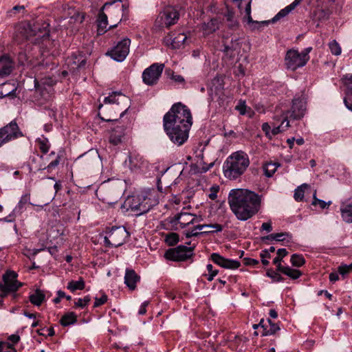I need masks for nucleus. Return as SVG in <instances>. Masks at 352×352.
Segmentation results:
<instances>
[{
	"mask_svg": "<svg viewBox=\"0 0 352 352\" xmlns=\"http://www.w3.org/2000/svg\"><path fill=\"white\" fill-rule=\"evenodd\" d=\"M91 301L89 296H86L83 298H78L75 302V305L78 307L84 308Z\"/></svg>",
	"mask_w": 352,
	"mask_h": 352,
	"instance_id": "obj_49",
	"label": "nucleus"
},
{
	"mask_svg": "<svg viewBox=\"0 0 352 352\" xmlns=\"http://www.w3.org/2000/svg\"><path fill=\"white\" fill-rule=\"evenodd\" d=\"M24 10V6H15L11 10L7 12V15L9 17H13L17 12H19Z\"/></svg>",
	"mask_w": 352,
	"mask_h": 352,
	"instance_id": "obj_52",
	"label": "nucleus"
},
{
	"mask_svg": "<svg viewBox=\"0 0 352 352\" xmlns=\"http://www.w3.org/2000/svg\"><path fill=\"white\" fill-rule=\"evenodd\" d=\"M72 57H73L72 63L74 65H77V68H81L85 65L86 60H85V59L82 58L81 56L80 57V58H78V57L77 56H73Z\"/></svg>",
	"mask_w": 352,
	"mask_h": 352,
	"instance_id": "obj_54",
	"label": "nucleus"
},
{
	"mask_svg": "<svg viewBox=\"0 0 352 352\" xmlns=\"http://www.w3.org/2000/svg\"><path fill=\"white\" fill-rule=\"evenodd\" d=\"M147 162L144 158L135 152L129 153L128 158L124 160V165L130 170H135L146 166Z\"/></svg>",
	"mask_w": 352,
	"mask_h": 352,
	"instance_id": "obj_19",
	"label": "nucleus"
},
{
	"mask_svg": "<svg viewBox=\"0 0 352 352\" xmlns=\"http://www.w3.org/2000/svg\"><path fill=\"white\" fill-rule=\"evenodd\" d=\"M249 165L250 160L247 153L242 151H236L223 164L224 175L230 179H236L245 173Z\"/></svg>",
	"mask_w": 352,
	"mask_h": 352,
	"instance_id": "obj_4",
	"label": "nucleus"
},
{
	"mask_svg": "<svg viewBox=\"0 0 352 352\" xmlns=\"http://www.w3.org/2000/svg\"><path fill=\"white\" fill-rule=\"evenodd\" d=\"M158 198L155 192L144 190L139 193L129 196L121 208L131 210L134 215L139 217L149 212L158 204Z\"/></svg>",
	"mask_w": 352,
	"mask_h": 352,
	"instance_id": "obj_3",
	"label": "nucleus"
},
{
	"mask_svg": "<svg viewBox=\"0 0 352 352\" xmlns=\"http://www.w3.org/2000/svg\"><path fill=\"white\" fill-rule=\"evenodd\" d=\"M179 16V12L177 7L166 6L156 17L153 31L157 33L164 31L165 28H170L178 22Z\"/></svg>",
	"mask_w": 352,
	"mask_h": 352,
	"instance_id": "obj_5",
	"label": "nucleus"
},
{
	"mask_svg": "<svg viewBox=\"0 0 352 352\" xmlns=\"http://www.w3.org/2000/svg\"><path fill=\"white\" fill-rule=\"evenodd\" d=\"M148 301H144L142 303L138 310V314L140 315H144L146 313V307L148 305Z\"/></svg>",
	"mask_w": 352,
	"mask_h": 352,
	"instance_id": "obj_62",
	"label": "nucleus"
},
{
	"mask_svg": "<svg viewBox=\"0 0 352 352\" xmlns=\"http://www.w3.org/2000/svg\"><path fill=\"white\" fill-rule=\"evenodd\" d=\"M210 259L215 264L226 269L235 270L239 268L241 265L239 261L236 260L226 258L219 253H212L210 255Z\"/></svg>",
	"mask_w": 352,
	"mask_h": 352,
	"instance_id": "obj_18",
	"label": "nucleus"
},
{
	"mask_svg": "<svg viewBox=\"0 0 352 352\" xmlns=\"http://www.w3.org/2000/svg\"><path fill=\"white\" fill-rule=\"evenodd\" d=\"M222 230L223 226L219 223L202 224L195 226L190 231H186L184 234L187 239H189L192 236H198L199 235L212 234Z\"/></svg>",
	"mask_w": 352,
	"mask_h": 352,
	"instance_id": "obj_10",
	"label": "nucleus"
},
{
	"mask_svg": "<svg viewBox=\"0 0 352 352\" xmlns=\"http://www.w3.org/2000/svg\"><path fill=\"white\" fill-rule=\"evenodd\" d=\"M331 53L334 56H339L342 53V48L340 44L336 41L333 40L328 44Z\"/></svg>",
	"mask_w": 352,
	"mask_h": 352,
	"instance_id": "obj_40",
	"label": "nucleus"
},
{
	"mask_svg": "<svg viewBox=\"0 0 352 352\" xmlns=\"http://www.w3.org/2000/svg\"><path fill=\"white\" fill-rule=\"evenodd\" d=\"M179 241V234L176 232H170L165 235L164 241L169 246H173Z\"/></svg>",
	"mask_w": 352,
	"mask_h": 352,
	"instance_id": "obj_35",
	"label": "nucleus"
},
{
	"mask_svg": "<svg viewBox=\"0 0 352 352\" xmlns=\"http://www.w3.org/2000/svg\"><path fill=\"white\" fill-rule=\"evenodd\" d=\"M290 262L292 266L300 267L305 263V259L302 254H293L291 256Z\"/></svg>",
	"mask_w": 352,
	"mask_h": 352,
	"instance_id": "obj_33",
	"label": "nucleus"
},
{
	"mask_svg": "<svg viewBox=\"0 0 352 352\" xmlns=\"http://www.w3.org/2000/svg\"><path fill=\"white\" fill-rule=\"evenodd\" d=\"M304 186H306V184H304ZM302 186L303 185L298 187L294 191V198L297 201H301L304 198L305 191Z\"/></svg>",
	"mask_w": 352,
	"mask_h": 352,
	"instance_id": "obj_48",
	"label": "nucleus"
},
{
	"mask_svg": "<svg viewBox=\"0 0 352 352\" xmlns=\"http://www.w3.org/2000/svg\"><path fill=\"white\" fill-rule=\"evenodd\" d=\"M13 69V63L7 56L0 57V76H6L10 74Z\"/></svg>",
	"mask_w": 352,
	"mask_h": 352,
	"instance_id": "obj_25",
	"label": "nucleus"
},
{
	"mask_svg": "<svg viewBox=\"0 0 352 352\" xmlns=\"http://www.w3.org/2000/svg\"><path fill=\"white\" fill-rule=\"evenodd\" d=\"M311 50H312V48L311 47H309L305 48L301 52H300V55L302 56V57L306 61L307 63L310 58L309 54L310 53Z\"/></svg>",
	"mask_w": 352,
	"mask_h": 352,
	"instance_id": "obj_56",
	"label": "nucleus"
},
{
	"mask_svg": "<svg viewBox=\"0 0 352 352\" xmlns=\"http://www.w3.org/2000/svg\"><path fill=\"white\" fill-rule=\"evenodd\" d=\"M243 261L245 265L255 266L259 263L258 260L252 258H245Z\"/></svg>",
	"mask_w": 352,
	"mask_h": 352,
	"instance_id": "obj_57",
	"label": "nucleus"
},
{
	"mask_svg": "<svg viewBox=\"0 0 352 352\" xmlns=\"http://www.w3.org/2000/svg\"><path fill=\"white\" fill-rule=\"evenodd\" d=\"M277 271L289 276L292 280H296L302 276L299 270L291 268L289 266H277Z\"/></svg>",
	"mask_w": 352,
	"mask_h": 352,
	"instance_id": "obj_29",
	"label": "nucleus"
},
{
	"mask_svg": "<svg viewBox=\"0 0 352 352\" xmlns=\"http://www.w3.org/2000/svg\"><path fill=\"white\" fill-rule=\"evenodd\" d=\"M206 269L208 272V274H204V276L206 277L208 281H212L214 280V277L219 274V270L214 269L212 265L208 264L206 265Z\"/></svg>",
	"mask_w": 352,
	"mask_h": 352,
	"instance_id": "obj_42",
	"label": "nucleus"
},
{
	"mask_svg": "<svg viewBox=\"0 0 352 352\" xmlns=\"http://www.w3.org/2000/svg\"><path fill=\"white\" fill-rule=\"evenodd\" d=\"M247 105L245 100H240L238 104L236 106L235 109L237 110L241 115L246 113Z\"/></svg>",
	"mask_w": 352,
	"mask_h": 352,
	"instance_id": "obj_51",
	"label": "nucleus"
},
{
	"mask_svg": "<svg viewBox=\"0 0 352 352\" xmlns=\"http://www.w3.org/2000/svg\"><path fill=\"white\" fill-rule=\"evenodd\" d=\"M311 204L313 206L319 205V206L321 209H324V208H328L331 204V201L326 202L324 200L318 199L316 197V192H315L314 194L313 201L311 202Z\"/></svg>",
	"mask_w": 352,
	"mask_h": 352,
	"instance_id": "obj_43",
	"label": "nucleus"
},
{
	"mask_svg": "<svg viewBox=\"0 0 352 352\" xmlns=\"http://www.w3.org/2000/svg\"><path fill=\"white\" fill-rule=\"evenodd\" d=\"M276 241H285L290 242L292 241V235L289 232L275 233Z\"/></svg>",
	"mask_w": 352,
	"mask_h": 352,
	"instance_id": "obj_46",
	"label": "nucleus"
},
{
	"mask_svg": "<svg viewBox=\"0 0 352 352\" xmlns=\"http://www.w3.org/2000/svg\"><path fill=\"white\" fill-rule=\"evenodd\" d=\"M261 229L270 232L272 230V226L271 222H265L261 226Z\"/></svg>",
	"mask_w": 352,
	"mask_h": 352,
	"instance_id": "obj_64",
	"label": "nucleus"
},
{
	"mask_svg": "<svg viewBox=\"0 0 352 352\" xmlns=\"http://www.w3.org/2000/svg\"><path fill=\"white\" fill-rule=\"evenodd\" d=\"M111 14H113L114 15L116 21V23L111 25V29H113L122 21L128 10L127 7L122 3V0H111Z\"/></svg>",
	"mask_w": 352,
	"mask_h": 352,
	"instance_id": "obj_16",
	"label": "nucleus"
},
{
	"mask_svg": "<svg viewBox=\"0 0 352 352\" xmlns=\"http://www.w3.org/2000/svg\"><path fill=\"white\" fill-rule=\"evenodd\" d=\"M129 236V233L124 226L111 227V246L123 245Z\"/></svg>",
	"mask_w": 352,
	"mask_h": 352,
	"instance_id": "obj_17",
	"label": "nucleus"
},
{
	"mask_svg": "<svg viewBox=\"0 0 352 352\" xmlns=\"http://www.w3.org/2000/svg\"><path fill=\"white\" fill-rule=\"evenodd\" d=\"M279 165H277L276 163H267L266 164L264 167H263V170H264V173H265V175L267 177H272V175L274 174V173L276 172V169H277V167Z\"/></svg>",
	"mask_w": 352,
	"mask_h": 352,
	"instance_id": "obj_38",
	"label": "nucleus"
},
{
	"mask_svg": "<svg viewBox=\"0 0 352 352\" xmlns=\"http://www.w3.org/2000/svg\"><path fill=\"white\" fill-rule=\"evenodd\" d=\"M77 321V316L74 312H68L63 315L60 320L61 325L64 327L75 324Z\"/></svg>",
	"mask_w": 352,
	"mask_h": 352,
	"instance_id": "obj_31",
	"label": "nucleus"
},
{
	"mask_svg": "<svg viewBox=\"0 0 352 352\" xmlns=\"http://www.w3.org/2000/svg\"><path fill=\"white\" fill-rule=\"evenodd\" d=\"M280 329V328L278 323L273 322L271 319L268 318L266 321L265 320V327L261 336H267L274 335Z\"/></svg>",
	"mask_w": 352,
	"mask_h": 352,
	"instance_id": "obj_28",
	"label": "nucleus"
},
{
	"mask_svg": "<svg viewBox=\"0 0 352 352\" xmlns=\"http://www.w3.org/2000/svg\"><path fill=\"white\" fill-rule=\"evenodd\" d=\"M125 129L123 126H118L111 130V145L122 144L126 140L124 133Z\"/></svg>",
	"mask_w": 352,
	"mask_h": 352,
	"instance_id": "obj_23",
	"label": "nucleus"
},
{
	"mask_svg": "<svg viewBox=\"0 0 352 352\" xmlns=\"http://www.w3.org/2000/svg\"><path fill=\"white\" fill-rule=\"evenodd\" d=\"M23 136L15 120L0 129V147L14 139Z\"/></svg>",
	"mask_w": 352,
	"mask_h": 352,
	"instance_id": "obj_8",
	"label": "nucleus"
},
{
	"mask_svg": "<svg viewBox=\"0 0 352 352\" xmlns=\"http://www.w3.org/2000/svg\"><path fill=\"white\" fill-rule=\"evenodd\" d=\"M245 16L248 23H255L257 25L256 28H259L262 24H267L269 23L268 21H262L261 23H258V21H254L251 16V14L250 15H246Z\"/></svg>",
	"mask_w": 352,
	"mask_h": 352,
	"instance_id": "obj_60",
	"label": "nucleus"
},
{
	"mask_svg": "<svg viewBox=\"0 0 352 352\" xmlns=\"http://www.w3.org/2000/svg\"><path fill=\"white\" fill-rule=\"evenodd\" d=\"M85 13L80 12H75L74 15L71 17V19H74L75 21L82 23L85 19Z\"/></svg>",
	"mask_w": 352,
	"mask_h": 352,
	"instance_id": "obj_55",
	"label": "nucleus"
},
{
	"mask_svg": "<svg viewBox=\"0 0 352 352\" xmlns=\"http://www.w3.org/2000/svg\"><path fill=\"white\" fill-rule=\"evenodd\" d=\"M192 125L190 109L181 102L174 103L163 117V128L172 143L177 146L185 144Z\"/></svg>",
	"mask_w": 352,
	"mask_h": 352,
	"instance_id": "obj_1",
	"label": "nucleus"
},
{
	"mask_svg": "<svg viewBox=\"0 0 352 352\" xmlns=\"http://www.w3.org/2000/svg\"><path fill=\"white\" fill-rule=\"evenodd\" d=\"M57 297L54 298L53 300V302L56 304L57 303H59L60 302V299L62 298H64L65 296H66V294L64 292L61 291V290H58L57 292Z\"/></svg>",
	"mask_w": 352,
	"mask_h": 352,
	"instance_id": "obj_63",
	"label": "nucleus"
},
{
	"mask_svg": "<svg viewBox=\"0 0 352 352\" xmlns=\"http://www.w3.org/2000/svg\"><path fill=\"white\" fill-rule=\"evenodd\" d=\"M331 12L329 10L320 9L316 12V16L319 21H324L329 19Z\"/></svg>",
	"mask_w": 352,
	"mask_h": 352,
	"instance_id": "obj_44",
	"label": "nucleus"
},
{
	"mask_svg": "<svg viewBox=\"0 0 352 352\" xmlns=\"http://www.w3.org/2000/svg\"><path fill=\"white\" fill-rule=\"evenodd\" d=\"M340 212L345 222L352 223V199H349L342 203Z\"/></svg>",
	"mask_w": 352,
	"mask_h": 352,
	"instance_id": "obj_24",
	"label": "nucleus"
},
{
	"mask_svg": "<svg viewBox=\"0 0 352 352\" xmlns=\"http://www.w3.org/2000/svg\"><path fill=\"white\" fill-rule=\"evenodd\" d=\"M164 68V65L162 63H153L144 69L142 73V80L144 83L149 86L157 84Z\"/></svg>",
	"mask_w": 352,
	"mask_h": 352,
	"instance_id": "obj_11",
	"label": "nucleus"
},
{
	"mask_svg": "<svg viewBox=\"0 0 352 352\" xmlns=\"http://www.w3.org/2000/svg\"><path fill=\"white\" fill-rule=\"evenodd\" d=\"M201 29L205 35L210 34L219 29V21L217 18H212L208 21L204 22Z\"/></svg>",
	"mask_w": 352,
	"mask_h": 352,
	"instance_id": "obj_27",
	"label": "nucleus"
},
{
	"mask_svg": "<svg viewBox=\"0 0 352 352\" xmlns=\"http://www.w3.org/2000/svg\"><path fill=\"white\" fill-rule=\"evenodd\" d=\"M168 219L169 223L175 230L179 228H184L190 224L193 225L198 221L195 214L187 212L177 213L173 217H169Z\"/></svg>",
	"mask_w": 352,
	"mask_h": 352,
	"instance_id": "obj_9",
	"label": "nucleus"
},
{
	"mask_svg": "<svg viewBox=\"0 0 352 352\" xmlns=\"http://www.w3.org/2000/svg\"><path fill=\"white\" fill-rule=\"evenodd\" d=\"M239 9L241 14L244 13L245 15H250L251 14V0H239Z\"/></svg>",
	"mask_w": 352,
	"mask_h": 352,
	"instance_id": "obj_37",
	"label": "nucleus"
},
{
	"mask_svg": "<svg viewBox=\"0 0 352 352\" xmlns=\"http://www.w3.org/2000/svg\"><path fill=\"white\" fill-rule=\"evenodd\" d=\"M85 287V282L82 279L79 280H72L68 283L67 288L71 292H74L76 290H82Z\"/></svg>",
	"mask_w": 352,
	"mask_h": 352,
	"instance_id": "obj_34",
	"label": "nucleus"
},
{
	"mask_svg": "<svg viewBox=\"0 0 352 352\" xmlns=\"http://www.w3.org/2000/svg\"><path fill=\"white\" fill-rule=\"evenodd\" d=\"M284 61L285 68L291 71H296L307 64L300 52L294 49H290L287 51Z\"/></svg>",
	"mask_w": 352,
	"mask_h": 352,
	"instance_id": "obj_12",
	"label": "nucleus"
},
{
	"mask_svg": "<svg viewBox=\"0 0 352 352\" xmlns=\"http://www.w3.org/2000/svg\"><path fill=\"white\" fill-rule=\"evenodd\" d=\"M352 272V263L349 265H341L338 267V272L344 278L348 274Z\"/></svg>",
	"mask_w": 352,
	"mask_h": 352,
	"instance_id": "obj_47",
	"label": "nucleus"
},
{
	"mask_svg": "<svg viewBox=\"0 0 352 352\" xmlns=\"http://www.w3.org/2000/svg\"><path fill=\"white\" fill-rule=\"evenodd\" d=\"M302 0H294L291 4L280 10L271 20L272 23H276L281 18L286 16L289 12L298 6Z\"/></svg>",
	"mask_w": 352,
	"mask_h": 352,
	"instance_id": "obj_26",
	"label": "nucleus"
},
{
	"mask_svg": "<svg viewBox=\"0 0 352 352\" xmlns=\"http://www.w3.org/2000/svg\"><path fill=\"white\" fill-rule=\"evenodd\" d=\"M129 98L120 91L111 92V111H117L120 118L123 117L129 109Z\"/></svg>",
	"mask_w": 352,
	"mask_h": 352,
	"instance_id": "obj_13",
	"label": "nucleus"
},
{
	"mask_svg": "<svg viewBox=\"0 0 352 352\" xmlns=\"http://www.w3.org/2000/svg\"><path fill=\"white\" fill-rule=\"evenodd\" d=\"M266 276L272 278L273 282L278 283L284 280V278L273 269H268L266 272Z\"/></svg>",
	"mask_w": 352,
	"mask_h": 352,
	"instance_id": "obj_41",
	"label": "nucleus"
},
{
	"mask_svg": "<svg viewBox=\"0 0 352 352\" xmlns=\"http://www.w3.org/2000/svg\"><path fill=\"white\" fill-rule=\"evenodd\" d=\"M17 274L14 271H7L3 276V283H0L1 296L5 297L10 292H15L22 286V283L16 280Z\"/></svg>",
	"mask_w": 352,
	"mask_h": 352,
	"instance_id": "obj_7",
	"label": "nucleus"
},
{
	"mask_svg": "<svg viewBox=\"0 0 352 352\" xmlns=\"http://www.w3.org/2000/svg\"><path fill=\"white\" fill-rule=\"evenodd\" d=\"M108 299V297L107 295H104L100 298H96L95 302H94V307H98L102 304H104Z\"/></svg>",
	"mask_w": 352,
	"mask_h": 352,
	"instance_id": "obj_58",
	"label": "nucleus"
},
{
	"mask_svg": "<svg viewBox=\"0 0 352 352\" xmlns=\"http://www.w3.org/2000/svg\"><path fill=\"white\" fill-rule=\"evenodd\" d=\"M36 142L38 144V148L43 153L45 154L49 151L50 145L47 138L43 136L42 138H38Z\"/></svg>",
	"mask_w": 352,
	"mask_h": 352,
	"instance_id": "obj_36",
	"label": "nucleus"
},
{
	"mask_svg": "<svg viewBox=\"0 0 352 352\" xmlns=\"http://www.w3.org/2000/svg\"><path fill=\"white\" fill-rule=\"evenodd\" d=\"M219 190V186H212L210 188V193L208 194V197L211 200H215L217 198V193Z\"/></svg>",
	"mask_w": 352,
	"mask_h": 352,
	"instance_id": "obj_53",
	"label": "nucleus"
},
{
	"mask_svg": "<svg viewBox=\"0 0 352 352\" xmlns=\"http://www.w3.org/2000/svg\"><path fill=\"white\" fill-rule=\"evenodd\" d=\"M195 245L187 247L184 245H178L175 248H170L165 252L166 259L172 261H185L193 255Z\"/></svg>",
	"mask_w": 352,
	"mask_h": 352,
	"instance_id": "obj_6",
	"label": "nucleus"
},
{
	"mask_svg": "<svg viewBox=\"0 0 352 352\" xmlns=\"http://www.w3.org/2000/svg\"><path fill=\"white\" fill-rule=\"evenodd\" d=\"M130 45L131 39L127 37L118 41L111 47V59L120 63L124 61L129 53Z\"/></svg>",
	"mask_w": 352,
	"mask_h": 352,
	"instance_id": "obj_14",
	"label": "nucleus"
},
{
	"mask_svg": "<svg viewBox=\"0 0 352 352\" xmlns=\"http://www.w3.org/2000/svg\"><path fill=\"white\" fill-rule=\"evenodd\" d=\"M263 195L245 188L232 189L228 197L231 211L239 221L251 219L260 210Z\"/></svg>",
	"mask_w": 352,
	"mask_h": 352,
	"instance_id": "obj_2",
	"label": "nucleus"
},
{
	"mask_svg": "<svg viewBox=\"0 0 352 352\" xmlns=\"http://www.w3.org/2000/svg\"><path fill=\"white\" fill-rule=\"evenodd\" d=\"M342 82L346 87V95L352 98V74H346L342 78Z\"/></svg>",
	"mask_w": 352,
	"mask_h": 352,
	"instance_id": "obj_32",
	"label": "nucleus"
},
{
	"mask_svg": "<svg viewBox=\"0 0 352 352\" xmlns=\"http://www.w3.org/2000/svg\"><path fill=\"white\" fill-rule=\"evenodd\" d=\"M30 199V194H25L21 196L19 201L18 202L16 206V208H19V210H21L23 207V206L27 204Z\"/></svg>",
	"mask_w": 352,
	"mask_h": 352,
	"instance_id": "obj_50",
	"label": "nucleus"
},
{
	"mask_svg": "<svg viewBox=\"0 0 352 352\" xmlns=\"http://www.w3.org/2000/svg\"><path fill=\"white\" fill-rule=\"evenodd\" d=\"M0 352H16L14 346L9 342H0Z\"/></svg>",
	"mask_w": 352,
	"mask_h": 352,
	"instance_id": "obj_45",
	"label": "nucleus"
},
{
	"mask_svg": "<svg viewBox=\"0 0 352 352\" xmlns=\"http://www.w3.org/2000/svg\"><path fill=\"white\" fill-rule=\"evenodd\" d=\"M344 104L345 107L352 112V98L348 97V96L346 95V97L344 98Z\"/></svg>",
	"mask_w": 352,
	"mask_h": 352,
	"instance_id": "obj_61",
	"label": "nucleus"
},
{
	"mask_svg": "<svg viewBox=\"0 0 352 352\" xmlns=\"http://www.w3.org/2000/svg\"><path fill=\"white\" fill-rule=\"evenodd\" d=\"M140 281V276L133 269L126 268L124 275V283L131 291L137 288V283Z\"/></svg>",
	"mask_w": 352,
	"mask_h": 352,
	"instance_id": "obj_21",
	"label": "nucleus"
},
{
	"mask_svg": "<svg viewBox=\"0 0 352 352\" xmlns=\"http://www.w3.org/2000/svg\"><path fill=\"white\" fill-rule=\"evenodd\" d=\"M288 254V252L285 248H280L277 250V256L274 258L273 263L277 266H283L281 261L283 258Z\"/></svg>",
	"mask_w": 352,
	"mask_h": 352,
	"instance_id": "obj_39",
	"label": "nucleus"
},
{
	"mask_svg": "<svg viewBox=\"0 0 352 352\" xmlns=\"http://www.w3.org/2000/svg\"><path fill=\"white\" fill-rule=\"evenodd\" d=\"M20 340V336L18 334H12L8 337V342L13 346L17 344Z\"/></svg>",
	"mask_w": 352,
	"mask_h": 352,
	"instance_id": "obj_59",
	"label": "nucleus"
},
{
	"mask_svg": "<svg viewBox=\"0 0 352 352\" xmlns=\"http://www.w3.org/2000/svg\"><path fill=\"white\" fill-rule=\"evenodd\" d=\"M30 302L35 306H40L45 300V294L41 289H36L29 296Z\"/></svg>",
	"mask_w": 352,
	"mask_h": 352,
	"instance_id": "obj_30",
	"label": "nucleus"
},
{
	"mask_svg": "<svg viewBox=\"0 0 352 352\" xmlns=\"http://www.w3.org/2000/svg\"><path fill=\"white\" fill-rule=\"evenodd\" d=\"M307 111V100L303 96H296L292 100L290 111V118L294 120H300L305 115Z\"/></svg>",
	"mask_w": 352,
	"mask_h": 352,
	"instance_id": "obj_15",
	"label": "nucleus"
},
{
	"mask_svg": "<svg viewBox=\"0 0 352 352\" xmlns=\"http://www.w3.org/2000/svg\"><path fill=\"white\" fill-rule=\"evenodd\" d=\"M109 5H110L109 2L105 3L104 5L103 6V7L100 9V10L99 12V14L98 16V19H97V27H98L97 32H98V34H100V35L103 34L107 30V27L108 25V17H107V14H105L103 12V9Z\"/></svg>",
	"mask_w": 352,
	"mask_h": 352,
	"instance_id": "obj_22",
	"label": "nucleus"
},
{
	"mask_svg": "<svg viewBox=\"0 0 352 352\" xmlns=\"http://www.w3.org/2000/svg\"><path fill=\"white\" fill-rule=\"evenodd\" d=\"M173 36L172 32L168 33L167 36L165 37L164 41L172 49H179L184 45L187 36L184 33H179L177 36Z\"/></svg>",
	"mask_w": 352,
	"mask_h": 352,
	"instance_id": "obj_20",
	"label": "nucleus"
}]
</instances>
